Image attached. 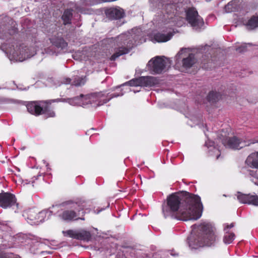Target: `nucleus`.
Returning a JSON list of instances; mask_svg holds the SVG:
<instances>
[{
    "label": "nucleus",
    "mask_w": 258,
    "mask_h": 258,
    "mask_svg": "<svg viewBox=\"0 0 258 258\" xmlns=\"http://www.w3.org/2000/svg\"><path fill=\"white\" fill-rule=\"evenodd\" d=\"M47 117H54L55 115V113L53 111H50L49 112L47 113Z\"/></svg>",
    "instance_id": "obj_33"
},
{
    "label": "nucleus",
    "mask_w": 258,
    "mask_h": 258,
    "mask_svg": "<svg viewBox=\"0 0 258 258\" xmlns=\"http://www.w3.org/2000/svg\"><path fill=\"white\" fill-rule=\"evenodd\" d=\"M181 207L177 217L180 220H196L202 214L203 206L201 198L197 195L187 193L183 202L176 194H171L167 199V207L163 208V213L165 217L171 216L172 213L177 211L179 205Z\"/></svg>",
    "instance_id": "obj_1"
},
{
    "label": "nucleus",
    "mask_w": 258,
    "mask_h": 258,
    "mask_svg": "<svg viewBox=\"0 0 258 258\" xmlns=\"http://www.w3.org/2000/svg\"><path fill=\"white\" fill-rule=\"evenodd\" d=\"M49 212V211H42L39 212L37 211V214L36 215V221H38V224H40L41 222H42L44 220L47 214H48Z\"/></svg>",
    "instance_id": "obj_26"
},
{
    "label": "nucleus",
    "mask_w": 258,
    "mask_h": 258,
    "mask_svg": "<svg viewBox=\"0 0 258 258\" xmlns=\"http://www.w3.org/2000/svg\"><path fill=\"white\" fill-rule=\"evenodd\" d=\"M206 145L209 149V152L211 156H215L216 159H218L220 156V151L218 148L214 146V142L212 141H209L206 142Z\"/></svg>",
    "instance_id": "obj_22"
},
{
    "label": "nucleus",
    "mask_w": 258,
    "mask_h": 258,
    "mask_svg": "<svg viewBox=\"0 0 258 258\" xmlns=\"http://www.w3.org/2000/svg\"><path fill=\"white\" fill-rule=\"evenodd\" d=\"M171 61L164 56H157L148 63L149 70L153 74H160L166 71L170 66Z\"/></svg>",
    "instance_id": "obj_6"
},
{
    "label": "nucleus",
    "mask_w": 258,
    "mask_h": 258,
    "mask_svg": "<svg viewBox=\"0 0 258 258\" xmlns=\"http://www.w3.org/2000/svg\"><path fill=\"white\" fill-rule=\"evenodd\" d=\"M117 41L126 46V47H120L113 54L110 58L112 60H115L119 56L128 52L130 49L133 47L130 43V36L128 34H122L117 37Z\"/></svg>",
    "instance_id": "obj_7"
},
{
    "label": "nucleus",
    "mask_w": 258,
    "mask_h": 258,
    "mask_svg": "<svg viewBox=\"0 0 258 258\" xmlns=\"http://www.w3.org/2000/svg\"><path fill=\"white\" fill-rule=\"evenodd\" d=\"M36 214L37 211L35 209H29L24 212L23 216L27 219V221L30 224L38 225V221H36Z\"/></svg>",
    "instance_id": "obj_18"
},
{
    "label": "nucleus",
    "mask_w": 258,
    "mask_h": 258,
    "mask_svg": "<svg viewBox=\"0 0 258 258\" xmlns=\"http://www.w3.org/2000/svg\"><path fill=\"white\" fill-rule=\"evenodd\" d=\"M238 1L237 0L232 1L225 6V10L227 13H230L235 10L237 8Z\"/></svg>",
    "instance_id": "obj_24"
},
{
    "label": "nucleus",
    "mask_w": 258,
    "mask_h": 258,
    "mask_svg": "<svg viewBox=\"0 0 258 258\" xmlns=\"http://www.w3.org/2000/svg\"><path fill=\"white\" fill-rule=\"evenodd\" d=\"M110 98V97L109 99H107L102 93H96L86 95L81 94L80 96L74 98L50 100L48 101L47 103L51 104L52 102L61 101L67 102L71 105L73 106L79 105L84 107H88L90 106L96 107L107 103Z\"/></svg>",
    "instance_id": "obj_3"
},
{
    "label": "nucleus",
    "mask_w": 258,
    "mask_h": 258,
    "mask_svg": "<svg viewBox=\"0 0 258 258\" xmlns=\"http://www.w3.org/2000/svg\"><path fill=\"white\" fill-rule=\"evenodd\" d=\"M51 43L56 47L61 49L64 48L67 46V43L60 37H53L50 39Z\"/></svg>",
    "instance_id": "obj_21"
},
{
    "label": "nucleus",
    "mask_w": 258,
    "mask_h": 258,
    "mask_svg": "<svg viewBox=\"0 0 258 258\" xmlns=\"http://www.w3.org/2000/svg\"><path fill=\"white\" fill-rule=\"evenodd\" d=\"M27 108L28 111L32 114L35 115H40L42 111L45 112V109L43 110L41 106L40 102L34 101L27 104Z\"/></svg>",
    "instance_id": "obj_14"
},
{
    "label": "nucleus",
    "mask_w": 258,
    "mask_h": 258,
    "mask_svg": "<svg viewBox=\"0 0 258 258\" xmlns=\"http://www.w3.org/2000/svg\"><path fill=\"white\" fill-rule=\"evenodd\" d=\"M222 142L225 147L233 149H240L254 143L249 141L242 140L235 136L230 138L227 140L222 139Z\"/></svg>",
    "instance_id": "obj_10"
},
{
    "label": "nucleus",
    "mask_w": 258,
    "mask_h": 258,
    "mask_svg": "<svg viewBox=\"0 0 258 258\" xmlns=\"http://www.w3.org/2000/svg\"><path fill=\"white\" fill-rule=\"evenodd\" d=\"M176 64L184 69L190 68L196 63L197 60L194 55L186 48H182L175 57Z\"/></svg>",
    "instance_id": "obj_5"
},
{
    "label": "nucleus",
    "mask_w": 258,
    "mask_h": 258,
    "mask_svg": "<svg viewBox=\"0 0 258 258\" xmlns=\"http://www.w3.org/2000/svg\"><path fill=\"white\" fill-rule=\"evenodd\" d=\"M141 86L151 87L158 83V80L151 76L141 77L139 78Z\"/></svg>",
    "instance_id": "obj_16"
},
{
    "label": "nucleus",
    "mask_w": 258,
    "mask_h": 258,
    "mask_svg": "<svg viewBox=\"0 0 258 258\" xmlns=\"http://www.w3.org/2000/svg\"><path fill=\"white\" fill-rule=\"evenodd\" d=\"M62 233L64 236H68L78 240L88 241L91 238L90 233L85 230H68L63 231Z\"/></svg>",
    "instance_id": "obj_11"
},
{
    "label": "nucleus",
    "mask_w": 258,
    "mask_h": 258,
    "mask_svg": "<svg viewBox=\"0 0 258 258\" xmlns=\"http://www.w3.org/2000/svg\"><path fill=\"white\" fill-rule=\"evenodd\" d=\"M86 3L87 5H95L101 3V1L100 0H86Z\"/></svg>",
    "instance_id": "obj_31"
},
{
    "label": "nucleus",
    "mask_w": 258,
    "mask_h": 258,
    "mask_svg": "<svg viewBox=\"0 0 258 258\" xmlns=\"http://www.w3.org/2000/svg\"><path fill=\"white\" fill-rule=\"evenodd\" d=\"M187 240L189 246L196 249L204 245H211L215 241L216 237L211 225L204 223L193 226Z\"/></svg>",
    "instance_id": "obj_2"
},
{
    "label": "nucleus",
    "mask_w": 258,
    "mask_h": 258,
    "mask_svg": "<svg viewBox=\"0 0 258 258\" xmlns=\"http://www.w3.org/2000/svg\"><path fill=\"white\" fill-rule=\"evenodd\" d=\"M124 84H128L131 86H141V83L139 81V78L133 79Z\"/></svg>",
    "instance_id": "obj_30"
},
{
    "label": "nucleus",
    "mask_w": 258,
    "mask_h": 258,
    "mask_svg": "<svg viewBox=\"0 0 258 258\" xmlns=\"http://www.w3.org/2000/svg\"><path fill=\"white\" fill-rule=\"evenodd\" d=\"M220 98V94L217 92L211 91L208 96V99L210 101L215 102Z\"/></svg>",
    "instance_id": "obj_27"
},
{
    "label": "nucleus",
    "mask_w": 258,
    "mask_h": 258,
    "mask_svg": "<svg viewBox=\"0 0 258 258\" xmlns=\"http://www.w3.org/2000/svg\"><path fill=\"white\" fill-rule=\"evenodd\" d=\"M68 203H62L61 205H60V206H64L65 205H67Z\"/></svg>",
    "instance_id": "obj_37"
},
{
    "label": "nucleus",
    "mask_w": 258,
    "mask_h": 258,
    "mask_svg": "<svg viewBox=\"0 0 258 258\" xmlns=\"http://www.w3.org/2000/svg\"><path fill=\"white\" fill-rule=\"evenodd\" d=\"M15 32H16V30H13V32L12 33L11 32L10 33L11 34H13V33H14Z\"/></svg>",
    "instance_id": "obj_38"
},
{
    "label": "nucleus",
    "mask_w": 258,
    "mask_h": 258,
    "mask_svg": "<svg viewBox=\"0 0 258 258\" xmlns=\"http://www.w3.org/2000/svg\"><path fill=\"white\" fill-rule=\"evenodd\" d=\"M10 257L9 256V257H8L7 256H4L2 258H10Z\"/></svg>",
    "instance_id": "obj_39"
},
{
    "label": "nucleus",
    "mask_w": 258,
    "mask_h": 258,
    "mask_svg": "<svg viewBox=\"0 0 258 258\" xmlns=\"http://www.w3.org/2000/svg\"><path fill=\"white\" fill-rule=\"evenodd\" d=\"M60 217L62 219L65 221H71L73 220H78L79 218H77V214L75 212L72 210H66L63 212L60 215ZM81 220H84V218H80Z\"/></svg>",
    "instance_id": "obj_20"
},
{
    "label": "nucleus",
    "mask_w": 258,
    "mask_h": 258,
    "mask_svg": "<svg viewBox=\"0 0 258 258\" xmlns=\"http://www.w3.org/2000/svg\"><path fill=\"white\" fill-rule=\"evenodd\" d=\"M234 226V224L233 223H231L230 225H226V227L224 228L225 234L223 237V242L225 244H230L232 242V241L235 239V234L233 232H230L228 230L230 228H232Z\"/></svg>",
    "instance_id": "obj_17"
},
{
    "label": "nucleus",
    "mask_w": 258,
    "mask_h": 258,
    "mask_svg": "<svg viewBox=\"0 0 258 258\" xmlns=\"http://www.w3.org/2000/svg\"><path fill=\"white\" fill-rule=\"evenodd\" d=\"M85 81L86 80L85 78L77 77L74 79L72 84L75 86H79L84 85Z\"/></svg>",
    "instance_id": "obj_28"
},
{
    "label": "nucleus",
    "mask_w": 258,
    "mask_h": 258,
    "mask_svg": "<svg viewBox=\"0 0 258 258\" xmlns=\"http://www.w3.org/2000/svg\"><path fill=\"white\" fill-rule=\"evenodd\" d=\"M237 198L238 201L243 204L258 205V196L256 195H244L238 192Z\"/></svg>",
    "instance_id": "obj_12"
},
{
    "label": "nucleus",
    "mask_w": 258,
    "mask_h": 258,
    "mask_svg": "<svg viewBox=\"0 0 258 258\" xmlns=\"http://www.w3.org/2000/svg\"><path fill=\"white\" fill-rule=\"evenodd\" d=\"M245 163L250 167L258 168V152L252 153L248 156Z\"/></svg>",
    "instance_id": "obj_19"
},
{
    "label": "nucleus",
    "mask_w": 258,
    "mask_h": 258,
    "mask_svg": "<svg viewBox=\"0 0 258 258\" xmlns=\"http://www.w3.org/2000/svg\"><path fill=\"white\" fill-rule=\"evenodd\" d=\"M35 53L34 47L17 46L14 50L10 51L9 58L11 61H23L34 56Z\"/></svg>",
    "instance_id": "obj_4"
},
{
    "label": "nucleus",
    "mask_w": 258,
    "mask_h": 258,
    "mask_svg": "<svg viewBox=\"0 0 258 258\" xmlns=\"http://www.w3.org/2000/svg\"><path fill=\"white\" fill-rule=\"evenodd\" d=\"M246 25L249 29H253L258 27V15L252 16L248 21Z\"/></svg>",
    "instance_id": "obj_23"
},
{
    "label": "nucleus",
    "mask_w": 258,
    "mask_h": 258,
    "mask_svg": "<svg viewBox=\"0 0 258 258\" xmlns=\"http://www.w3.org/2000/svg\"><path fill=\"white\" fill-rule=\"evenodd\" d=\"M46 52H47V53H51V52H49L48 51H46Z\"/></svg>",
    "instance_id": "obj_40"
},
{
    "label": "nucleus",
    "mask_w": 258,
    "mask_h": 258,
    "mask_svg": "<svg viewBox=\"0 0 258 258\" xmlns=\"http://www.w3.org/2000/svg\"><path fill=\"white\" fill-rule=\"evenodd\" d=\"M186 20L194 29H198L204 25L203 19L198 15L195 8H189L186 11Z\"/></svg>",
    "instance_id": "obj_9"
},
{
    "label": "nucleus",
    "mask_w": 258,
    "mask_h": 258,
    "mask_svg": "<svg viewBox=\"0 0 258 258\" xmlns=\"http://www.w3.org/2000/svg\"><path fill=\"white\" fill-rule=\"evenodd\" d=\"M122 95H123V94H120V95H119V94H114V95H113L112 96V97H116L119 96H122Z\"/></svg>",
    "instance_id": "obj_36"
},
{
    "label": "nucleus",
    "mask_w": 258,
    "mask_h": 258,
    "mask_svg": "<svg viewBox=\"0 0 258 258\" xmlns=\"http://www.w3.org/2000/svg\"><path fill=\"white\" fill-rule=\"evenodd\" d=\"M0 206L4 208L13 207L15 212L18 209V204L16 202L15 195L9 192L0 194Z\"/></svg>",
    "instance_id": "obj_8"
},
{
    "label": "nucleus",
    "mask_w": 258,
    "mask_h": 258,
    "mask_svg": "<svg viewBox=\"0 0 258 258\" xmlns=\"http://www.w3.org/2000/svg\"><path fill=\"white\" fill-rule=\"evenodd\" d=\"M245 50V47L244 46H241V47H239L237 49V51H239V52H241V51H243Z\"/></svg>",
    "instance_id": "obj_35"
},
{
    "label": "nucleus",
    "mask_w": 258,
    "mask_h": 258,
    "mask_svg": "<svg viewBox=\"0 0 258 258\" xmlns=\"http://www.w3.org/2000/svg\"><path fill=\"white\" fill-rule=\"evenodd\" d=\"M71 79L70 78H66L63 81V83L68 84L71 83Z\"/></svg>",
    "instance_id": "obj_34"
},
{
    "label": "nucleus",
    "mask_w": 258,
    "mask_h": 258,
    "mask_svg": "<svg viewBox=\"0 0 258 258\" xmlns=\"http://www.w3.org/2000/svg\"><path fill=\"white\" fill-rule=\"evenodd\" d=\"M106 15L109 19H119L123 17L124 12L120 8H111L106 10Z\"/></svg>",
    "instance_id": "obj_15"
},
{
    "label": "nucleus",
    "mask_w": 258,
    "mask_h": 258,
    "mask_svg": "<svg viewBox=\"0 0 258 258\" xmlns=\"http://www.w3.org/2000/svg\"><path fill=\"white\" fill-rule=\"evenodd\" d=\"M72 17V11L70 10H66L63 13V15L62 16V19L63 21L64 24H67L70 23Z\"/></svg>",
    "instance_id": "obj_25"
},
{
    "label": "nucleus",
    "mask_w": 258,
    "mask_h": 258,
    "mask_svg": "<svg viewBox=\"0 0 258 258\" xmlns=\"http://www.w3.org/2000/svg\"><path fill=\"white\" fill-rule=\"evenodd\" d=\"M169 254L173 256H177L178 255V254L175 252L173 250L169 251L167 254V256H168Z\"/></svg>",
    "instance_id": "obj_32"
},
{
    "label": "nucleus",
    "mask_w": 258,
    "mask_h": 258,
    "mask_svg": "<svg viewBox=\"0 0 258 258\" xmlns=\"http://www.w3.org/2000/svg\"><path fill=\"white\" fill-rule=\"evenodd\" d=\"M249 174L253 177L252 179H251L252 182H253L255 184L258 185V180L256 181V179H258V175L257 173L254 171L250 170L249 171Z\"/></svg>",
    "instance_id": "obj_29"
},
{
    "label": "nucleus",
    "mask_w": 258,
    "mask_h": 258,
    "mask_svg": "<svg viewBox=\"0 0 258 258\" xmlns=\"http://www.w3.org/2000/svg\"><path fill=\"white\" fill-rule=\"evenodd\" d=\"M173 35V33L170 31L158 32L154 35L152 40L159 43L165 42L170 40Z\"/></svg>",
    "instance_id": "obj_13"
}]
</instances>
